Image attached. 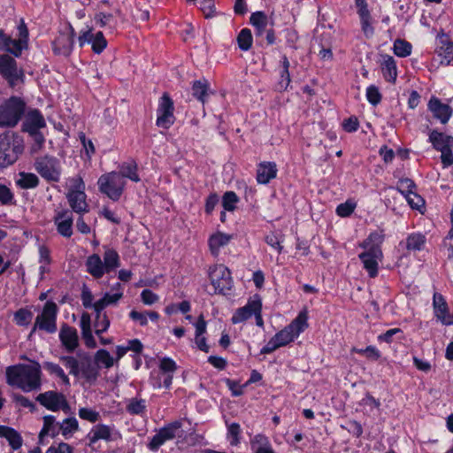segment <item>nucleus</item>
I'll return each mask as SVG.
<instances>
[{
  "label": "nucleus",
  "instance_id": "2eb2a0df",
  "mask_svg": "<svg viewBox=\"0 0 453 453\" xmlns=\"http://www.w3.org/2000/svg\"><path fill=\"white\" fill-rule=\"evenodd\" d=\"M21 125V131L30 133L46 127L45 119L39 109L29 108L26 110Z\"/></svg>",
  "mask_w": 453,
  "mask_h": 453
},
{
  "label": "nucleus",
  "instance_id": "f257e3e1",
  "mask_svg": "<svg viewBox=\"0 0 453 453\" xmlns=\"http://www.w3.org/2000/svg\"><path fill=\"white\" fill-rule=\"evenodd\" d=\"M24 151V140L17 133L0 134V167L14 164Z\"/></svg>",
  "mask_w": 453,
  "mask_h": 453
},
{
  "label": "nucleus",
  "instance_id": "3c124183",
  "mask_svg": "<svg viewBox=\"0 0 453 453\" xmlns=\"http://www.w3.org/2000/svg\"><path fill=\"white\" fill-rule=\"evenodd\" d=\"M394 53L400 58H406L411 54V44L403 40L396 39L394 42Z\"/></svg>",
  "mask_w": 453,
  "mask_h": 453
},
{
  "label": "nucleus",
  "instance_id": "f3484780",
  "mask_svg": "<svg viewBox=\"0 0 453 453\" xmlns=\"http://www.w3.org/2000/svg\"><path fill=\"white\" fill-rule=\"evenodd\" d=\"M78 357L81 359L80 363V373L88 383L95 382L99 376L98 366L93 363L91 356L83 351L77 353Z\"/></svg>",
  "mask_w": 453,
  "mask_h": 453
},
{
  "label": "nucleus",
  "instance_id": "f704fd0d",
  "mask_svg": "<svg viewBox=\"0 0 453 453\" xmlns=\"http://www.w3.org/2000/svg\"><path fill=\"white\" fill-rule=\"evenodd\" d=\"M191 89L193 96L204 104L209 96V81L204 78L194 81Z\"/></svg>",
  "mask_w": 453,
  "mask_h": 453
},
{
  "label": "nucleus",
  "instance_id": "7c9ffc66",
  "mask_svg": "<svg viewBox=\"0 0 453 453\" xmlns=\"http://www.w3.org/2000/svg\"><path fill=\"white\" fill-rule=\"evenodd\" d=\"M250 449L253 453H275L269 438L263 434L250 439Z\"/></svg>",
  "mask_w": 453,
  "mask_h": 453
},
{
  "label": "nucleus",
  "instance_id": "aec40b11",
  "mask_svg": "<svg viewBox=\"0 0 453 453\" xmlns=\"http://www.w3.org/2000/svg\"><path fill=\"white\" fill-rule=\"evenodd\" d=\"M436 52L442 58L441 64L449 65L453 60V42L443 30L437 35Z\"/></svg>",
  "mask_w": 453,
  "mask_h": 453
},
{
  "label": "nucleus",
  "instance_id": "58836bf2",
  "mask_svg": "<svg viewBox=\"0 0 453 453\" xmlns=\"http://www.w3.org/2000/svg\"><path fill=\"white\" fill-rule=\"evenodd\" d=\"M73 37H65L61 35L53 42L54 53L68 57L73 51Z\"/></svg>",
  "mask_w": 453,
  "mask_h": 453
},
{
  "label": "nucleus",
  "instance_id": "49530a36",
  "mask_svg": "<svg viewBox=\"0 0 453 453\" xmlns=\"http://www.w3.org/2000/svg\"><path fill=\"white\" fill-rule=\"evenodd\" d=\"M117 173L121 175L122 180L127 178L134 182H138L141 180L137 173V165L135 162L124 163Z\"/></svg>",
  "mask_w": 453,
  "mask_h": 453
},
{
  "label": "nucleus",
  "instance_id": "b1692460",
  "mask_svg": "<svg viewBox=\"0 0 453 453\" xmlns=\"http://www.w3.org/2000/svg\"><path fill=\"white\" fill-rule=\"evenodd\" d=\"M260 301V297L256 295L255 298L249 300L247 304L243 307L238 308L231 318L233 324H239L249 319L256 310H257V303Z\"/></svg>",
  "mask_w": 453,
  "mask_h": 453
},
{
  "label": "nucleus",
  "instance_id": "6ab92c4d",
  "mask_svg": "<svg viewBox=\"0 0 453 453\" xmlns=\"http://www.w3.org/2000/svg\"><path fill=\"white\" fill-rule=\"evenodd\" d=\"M27 45L18 39H12L6 35L3 29H0V50L12 54L15 58H19L23 50L27 49Z\"/></svg>",
  "mask_w": 453,
  "mask_h": 453
},
{
  "label": "nucleus",
  "instance_id": "8fccbe9b",
  "mask_svg": "<svg viewBox=\"0 0 453 453\" xmlns=\"http://www.w3.org/2000/svg\"><path fill=\"white\" fill-rule=\"evenodd\" d=\"M33 319V312L27 308H20L15 311L13 316L14 322L19 326H27Z\"/></svg>",
  "mask_w": 453,
  "mask_h": 453
},
{
  "label": "nucleus",
  "instance_id": "79ce46f5",
  "mask_svg": "<svg viewBox=\"0 0 453 453\" xmlns=\"http://www.w3.org/2000/svg\"><path fill=\"white\" fill-rule=\"evenodd\" d=\"M426 242V236L421 233H412L406 238V249L408 250H421L424 249Z\"/></svg>",
  "mask_w": 453,
  "mask_h": 453
},
{
  "label": "nucleus",
  "instance_id": "39448f33",
  "mask_svg": "<svg viewBox=\"0 0 453 453\" xmlns=\"http://www.w3.org/2000/svg\"><path fill=\"white\" fill-rule=\"evenodd\" d=\"M231 271L224 265H214L208 269V277L214 293L226 296L234 286Z\"/></svg>",
  "mask_w": 453,
  "mask_h": 453
},
{
  "label": "nucleus",
  "instance_id": "6e6552de",
  "mask_svg": "<svg viewBox=\"0 0 453 453\" xmlns=\"http://www.w3.org/2000/svg\"><path fill=\"white\" fill-rule=\"evenodd\" d=\"M174 104L170 95L165 92L159 98L157 109L156 125L164 129H169L176 119L174 116Z\"/></svg>",
  "mask_w": 453,
  "mask_h": 453
},
{
  "label": "nucleus",
  "instance_id": "412c9836",
  "mask_svg": "<svg viewBox=\"0 0 453 453\" xmlns=\"http://www.w3.org/2000/svg\"><path fill=\"white\" fill-rule=\"evenodd\" d=\"M59 340L69 353H73L79 346V336L76 328L66 323H63L61 326Z\"/></svg>",
  "mask_w": 453,
  "mask_h": 453
},
{
  "label": "nucleus",
  "instance_id": "09e8293b",
  "mask_svg": "<svg viewBox=\"0 0 453 453\" xmlns=\"http://www.w3.org/2000/svg\"><path fill=\"white\" fill-rule=\"evenodd\" d=\"M253 37L250 29L242 28L237 35L238 47L242 51L249 50L252 46Z\"/></svg>",
  "mask_w": 453,
  "mask_h": 453
},
{
  "label": "nucleus",
  "instance_id": "f8f14e48",
  "mask_svg": "<svg viewBox=\"0 0 453 453\" xmlns=\"http://www.w3.org/2000/svg\"><path fill=\"white\" fill-rule=\"evenodd\" d=\"M182 427L181 420H174L161 427L155 435L152 436L148 448L151 451H157L166 441L175 438L176 432Z\"/></svg>",
  "mask_w": 453,
  "mask_h": 453
},
{
  "label": "nucleus",
  "instance_id": "a19ab883",
  "mask_svg": "<svg viewBox=\"0 0 453 453\" xmlns=\"http://www.w3.org/2000/svg\"><path fill=\"white\" fill-rule=\"evenodd\" d=\"M80 429L79 422L74 417L65 418L60 422L61 434L65 439H70Z\"/></svg>",
  "mask_w": 453,
  "mask_h": 453
},
{
  "label": "nucleus",
  "instance_id": "774afa93",
  "mask_svg": "<svg viewBox=\"0 0 453 453\" xmlns=\"http://www.w3.org/2000/svg\"><path fill=\"white\" fill-rule=\"evenodd\" d=\"M74 449L70 444L61 441L58 444H52L45 453H73Z\"/></svg>",
  "mask_w": 453,
  "mask_h": 453
},
{
  "label": "nucleus",
  "instance_id": "423d86ee",
  "mask_svg": "<svg viewBox=\"0 0 453 453\" xmlns=\"http://www.w3.org/2000/svg\"><path fill=\"white\" fill-rule=\"evenodd\" d=\"M0 74L13 88L19 81H23L25 78L22 68L18 67L15 58L9 54L0 55Z\"/></svg>",
  "mask_w": 453,
  "mask_h": 453
},
{
  "label": "nucleus",
  "instance_id": "ddd939ff",
  "mask_svg": "<svg viewBox=\"0 0 453 453\" xmlns=\"http://www.w3.org/2000/svg\"><path fill=\"white\" fill-rule=\"evenodd\" d=\"M417 186L411 179L402 178L398 181L396 189L406 198L412 209L418 210L420 206L424 205L425 201L419 195L414 192Z\"/></svg>",
  "mask_w": 453,
  "mask_h": 453
},
{
  "label": "nucleus",
  "instance_id": "f03ea898",
  "mask_svg": "<svg viewBox=\"0 0 453 453\" xmlns=\"http://www.w3.org/2000/svg\"><path fill=\"white\" fill-rule=\"evenodd\" d=\"M27 110L25 100L12 96L0 104V127H15L23 119Z\"/></svg>",
  "mask_w": 453,
  "mask_h": 453
},
{
  "label": "nucleus",
  "instance_id": "ea45409f",
  "mask_svg": "<svg viewBox=\"0 0 453 453\" xmlns=\"http://www.w3.org/2000/svg\"><path fill=\"white\" fill-rule=\"evenodd\" d=\"M22 366L23 364H19L6 368V382L8 385L19 388V385H22Z\"/></svg>",
  "mask_w": 453,
  "mask_h": 453
},
{
  "label": "nucleus",
  "instance_id": "bb28decb",
  "mask_svg": "<svg viewBox=\"0 0 453 453\" xmlns=\"http://www.w3.org/2000/svg\"><path fill=\"white\" fill-rule=\"evenodd\" d=\"M428 141L432 143L433 148L437 151L453 147V136L439 132L437 129L430 131Z\"/></svg>",
  "mask_w": 453,
  "mask_h": 453
},
{
  "label": "nucleus",
  "instance_id": "680f3d73",
  "mask_svg": "<svg viewBox=\"0 0 453 453\" xmlns=\"http://www.w3.org/2000/svg\"><path fill=\"white\" fill-rule=\"evenodd\" d=\"M366 98H367V101L372 106H376L381 102L382 95L380 92L378 87H376L375 85H370L366 88Z\"/></svg>",
  "mask_w": 453,
  "mask_h": 453
},
{
  "label": "nucleus",
  "instance_id": "de8ad7c7",
  "mask_svg": "<svg viewBox=\"0 0 453 453\" xmlns=\"http://www.w3.org/2000/svg\"><path fill=\"white\" fill-rule=\"evenodd\" d=\"M94 20L100 27H108L110 29H115L117 26V20L112 13L100 12L95 15Z\"/></svg>",
  "mask_w": 453,
  "mask_h": 453
},
{
  "label": "nucleus",
  "instance_id": "c03bdc74",
  "mask_svg": "<svg viewBox=\"0 0 453 453\" xmlns=\"http://www.w3.org/2000/svg\"><path fill=\"white\" fill-rule=\"evenodd\" d=\"M126 411L130 415L143 416L147 411L146 401L142 398L133 397L126 406Z\"/></svg>",
  "mask_w": 453,
  "mask_h": 453
},
{
  "label": "nucleus",
  "instance_id": "338daca9",
  "mask_svg": "<svg viewBox=\"0 0 453 453\" xmlns=\"http://www.w3.org/2000/svg\"><path fill=\"white\" fill-rule=\"evenodd\" d=\"M356 208V203L348 200L345 203H340L336 207V214L340 217L346 218L350 216Z\"/></svg>",
  "mask_w": 453,
  "mask_h": 453
},
{
  "label": "nucleus",
  "instance_id": "6e6d98bb",
  "mask_svg": "<svg viewBox=\"0 0 453 453\" xmlns=\"http://www.w3.org/2000/svg\"><path fill=\"white\" fill-rule=\"evenodd\" d=\"M238 202L239 197L234 191H226L222 196V206L225 211H234Z\"/></svg>",
  "mask_w": 453,
  "mask_h": 453
},
{
  "label": "nucleus",
  "instance_id": "4d7b16f0",
  "mask_svg": "<svg viewBox=\"0 0 453 453\" xmlns=\"http://www.w3.org/2000/svg\"><path fill=\"white\" fill-rule=\"evenodd\" d=\"M275 340L280 343V347H284L295 341V334L286 326L283 329L277 332L274 335Z\"/></svg>",
  "mask_w": 453,
  "mask_h": 453
},
{
  "label": "nucleus",
  "instance_id": "7ed1b4c3",
  "mask_svg": "<svg viewBox=\"0 0 453 453\" xmlns=\"http://www.w3.org/2000/svg\"><path fill=\"white\" fill-rule=\"evenodd\" d=\"M58 313V307L52 300L47 301L42 310V312L37 315L34 326L28 334V339H31L33 334L37 331H43L48 334H55L58 330L57 318Z\"/></svg>",
  "mask_w": 453,
  "mask_h": 453
},
{
  "label": "nucleus",
  "instance_id": "e433bc0d",
  "mask_svg": "<svg viewBox=\"0 0 453 453\" xmlns=\"http://www.w3.org/2000/svg\"><path fill=\"white\" fill-rule=\"evenodd\" d=\"M288 328L295 334L297 338L301 333L308 328V311L306 309L301 311L296 319L287 326Z\"/></svg>",
  "mask_w": 453,
  "mask_h": 453
},
{
  "label": "nucleus",
  "instance_id": "4be33fe9",
  "mask_svg": "<svg viewBox=\"0 0 453 453\" xmlns=\"http://www.w3.org/2000/svg\"><path fill=\"white\" fill-rule=\"evenodd\" d=\"M357 14L360 19L361 28L366 37L373 35L374 28L372 26V16L368 9L366 0H355Z\"/></svg>",
  "mask_w": 453,
  "mask_h": 453
},
{
  "label": "nucleus",
  "instance_id": "13d9d810",
  "mask_svg": "<svg viewBox=\"0 0 453 453\" xmlns=\"http://www.w3.org/2000/svg\"><path fill=\"white\" fill-rule=\"evenodd\" d=\"M0 204L14 205L16 201L13 192L4 184L0 183Z\"/></svg>",
  "mask_w": 453,
  "mask_h": 453
},
{
  "label": "nucleus",
  "instance_id": "393cba45",
  "mask_svg": "<svg viewBox=\"0 0 453 453\" xmlns=\"http://www.w3.org/2000/svg\"><path fill=\"white\" fill-rule=\"evenodd\" d=\"M277 165L274 162H261L257 169V181L259 184H268L277 176Z\"/></svg>",
  "mask_w": 453,
  "mask_h": 453
},
{
  "label": "nucleus",
  "instance_id": "473e14b6",
  "mask_svg": "<svg viewBox=\"0 0 453 453\" xmlns=\"http://www.w3.org/2000/svg\"><path fill=\"white\" fill-rule=\"evenodd\" d=\"M87 271L94 278L100 279L106 273L104 262L97 254L89 256L86 261Z\"/></svg>",
  "mask_w": 453,
  "mask_h": 453
},
{
  "label": "nucleus",
  "instance_id": "052dcab7",
  "mask_svg": "<svg viewBox=\"0 0 453 453\" xmlns=\"http://www.w3.org/2000/svg\"><path fill=\"white\" fill-rule=\"evenodd\" d=\"M60 361L63 362L66 368L70 369V373L77 377L80 374V363L73 356H62Z\"/></svg>",
  "mask_w": 453,
  "mask_h": 453
},
{
  "label": "nucleus",
  "instance_id": "e2e57ef3",
  "mask_svg": "<svg viewBox=\"0 0 453 453\" xmlns=\"http://www.w3.org/2000/svg\"><path fill=\"white\" fill-rule=\"evenodd\" d=\"M178 366L176 362L171 357H165L161 358L159 363V371L165 374H173L177 370Z\"/></svg>",
  "mask_w": 453,
  "mask_h": 453
},
{
  "label": "nucleus",
  "instance_id": "69168bd1",
  "mask_svg": "<svg viewBox=\"0 0 453 453\" xmlns=\"http://www.w3.org/2000/svg\"><path fill=\"white\" fill-rule=\"evenodd\" d=\"M111 325V321L106 314V312H104L103 317L100 319H95L94 326H95V333L96 335H100L103 333L106 332Z\"/></svg>",
  "mask_w": 453,
  "mask_h": 453
},
{
  "label": "nucleus",
  "instance_id": "864d4df0",
  "mask_svg": "<svg viewBox=\"0 0 453 453\" xmlns=\"http://www.w3.org/2000/svg\"><path fill=\"white\" fill-rule=\"evenodd\" d=\"M280 79L275 83L273 89L276 92H284L288 89L291 83V76L289 71L280 70Z\"/></svg>",
  "mask_w": 453,
  "mask_h": 453
},
{
  "label": "nucleus",
  "instance_id": "a211bd4d",
  "mask_svg": "<svg viewBox=\"0 0 453 453\" xmlns=\"http://www.w3.org/2000/svg\"><path fill=\"white\" fill-rule=\"evenodd\" d=\"M382 257L381 250H367L358 255L369 277L375 278L378 275V260H380Z\"/></svg>",
  "mask_w": 453,
  "mask_h": 453
},
{
  "label": "nucleus",
  "instance_id": "c85d7f7f",
  "mask_svg": "<svg viewBox=\"0 0 453 453\" xmlns=\"http://www.w3.org/2000/svg\"><path fill=\"white\" fill-rule=\"evenodd\" d=\"M383 61L380 64L381 73L384 79L391 83H395L397 78V68L395 60L392 56L382 55Z\"/></svg>",
  "mask_w": 453,
  "mask_h": 453
},
{
  "label": "nucleus",
  "instance_id": "c756f323",
  "mask_svg": "<svg viewBox=\"0 0 453 453\" xmlns=\"http://www.w3.org/2000/svg\"><path fill=\"white\" fill-rule=\"evenodd\" d=\"M0 437L5 438L13 450H18L22 446L23 439L20 434L11 426L0 425Z\"/></svg>",
  "mask_w": 453,
  "mask_h": 453
},
{
  "label": "nucleus",
  "instance_id": "a18cd8bd",
  "mask_svg": "<svg viewBox=\"0 0 453 453\" xmlns=\"http://www.w3.org/2000/svg\"><path fill=\"white\" fill-rule=\"evenodd\" d=\"M20 178L16 181L18 187L23 189L35 188L39 185V178L31 173H20Z\"/></svg>",
  "mask_w": 453,
  "mask_h": 453
},
{
  "label": "nucleus",
  "instance_id": "5fc2aeb1",
  "mask_svg": "<svg viewBox=\"0 0 453 453\" xmlns=\"http://www.w3.org/2000/svg\"><path fill=\"white\" fill-rule=\"evenodd\" d=\"M27 134L33 139V143L30 147V153L35 154L39 152L45 143L44 134L41 132V130L33 131Z\"/></svg>",
  "mask_w": 453,
  "mask_h": 453
},
{
  "label": "nucleus",
  "instance_id": "72a5a7b5",
  "mask_svg": "<svg viewBox=\"0 0 453 453\" xmlns=\"http://www.w3.org/2000/svg\"><path fill=\"white\" fill-rule=\"evenodd\" d=\"M385 240V234L383 229H379L371 232L367 238L359 244V246L365 250H381V244Z\"/></svg>",
  "mask_w": 453,
  "mask_h": 453
},
{
  "label": "nucleus",
  "instance_id": "4468645a",
  "mask_svg": "<svg viewBox=\"0 0 453 453\" xmlns=\"http://www.w3.org/2000/svg\"><path fill=\"white\" fill-rule=\"evenodd\" d=\"M434 315L444 326H453V313L449 312L445 297L438 292L433 296Z\"/></svg>",
  "mask_w": 453,
  "mask_h": 453
},
{
  "label": "nucleus",
  "instance_id": "a878e982",
  "mask_svg": "<svg viewBox=\"0 0 453 453\" xmlns=\"http://www.w3.org/2000/svg\"><path fill=\"white\" fill-rule=\"evenodd\" d=\"M80 326L81 329V335L87 348L95 349L96 347V342L92 334L91 317L89 313L84 311L81 314Z\"/></svg>",
  "mask_w": 453,
  "mask_h": 453
},
{
  "label": "nucleus",
  "instance_id": "dca6fc26",
  "mask_svg": "<svg viewBox=\"0 0 453 453\" xmlns=\"http://www.w3.org/2000/svg\"><path fill=\"white\" fill-rule=\"evenodd\" d=\"M427 110L442 125L447 124L453 114V108L449 104L442 103L440 98L434 96L429 99Z\"/></svg>",
  "mask_w": 453,
  "mask_h": 453
},
{
  "label": "nucleus",
  "instance_id": "cd10ccee",
  "mask_svg": "<svg viewBox=\"0 0 453 453\" xmlns=\"http://www.w3.org/2000/svg\"><path fill=\"white\" fill-rule=\"evenodd\" d=\"M87 438L88 439V446L91 447L94 443L99 440H104L111 441V429L109 426L104 424H97L92 427L90 432L88 434Z\"/></svg>",
  "mask_w": 453,
  "mask_h": 453
},
{
  "label": "nucleus",
  "instance_id": "37998d69",
  "mask_svg": "<svg viewBox=\"0 0 453 453\" xmlns=\"http://www.w3.org/2000/svg\"><path fill=\"white\" fill-rule=\"evenodd\" d=\"M104 265L106 273L115 270L120 265L119 256L113 249H107L104 254Z\"/></svg>",
  "mask_w": 453,
  "mask_h": 453
},
{
  "label": "nucleus",
  "instance_id": "0e129e2a",
  "mask_svg": "<svg viewBox=\"0 0 453 453\" xmlns=\"http://www.w3.org/2000/svg\"><path fill=\"white\" fill-rule=\"evenodd\" d=\"M250 23L254 27H267L268 16L262 11L252 12L250 17Z\"/></svg>",
  "mask_w": 453,
  "mask_h": 453
},
{
  "label": "nucleus",
  "instance_id": "1a4fd4ad",
  "mask_svg": "<svg viewBox=\"0 0 453 453\" xmlns=\"http://www.w3.org/2000/svg\"><path fill=\"white\" fill-rule=\"evenodd\" d=\"M36 172L46 180L58 182L60 178L58 160L53 156L37 157L35 161Z\"/></svg>",
  "mask_w": 453,
  "mask_h": 453
},
{
  "label": "nucleus",
  "instance_id": "c9c22d12",
  "mask_svg": "<svg viewBox=\"0 0 453 453\" xmlns=\"http://www.w3.org/2000/svg\"><path fill=\"white\" fill-rule=\"evenodd\" d=\"M42 420L43 426L41 429L42 436L56 438L61 434L60 422H58L53 415H46L42 418Z\"/></svg>",
  "mask_w": 453,
  "mask_h": 453
},
{
  "label": "nucleus",
  "instance_id": "9d476101",
  "mask_svg": "<svg viewBox=\"0 0 453 453\" xmlns=\"http://www.w3.org/2000/svg\"><path fill=\"white\" fill-rule=\"evenodd\" d=\"M22 385L19 388L24 392L39 390L42 386V370L38 362L33 361L32 365L23 364Z\"/></svg>",
  "mask_w": 453,
  "mask_h": 453
},
{
  "label": "nucleus",
  "instance_id": "4c0bfd02",
  "mask_svg": "<svg viewBox=\"0 0 453 453\" xmlns=\"http://www.w3.org/2000/svg\"><path fill=\"white\" fill-rule=\"evenodd\" d=\"M173 379V374H165L158 370L150 372L149 381L154 388H161L164 387L169 389L172 386Z\"/></svg>",
  "mask_w": 453,
  "mask_h": 453
},
{
  "label": "nucleus",
  "instance_id": "2f4dec72",
  "mask_svg": "<svg viewBox=\"0 0 453 453\" xmlns=\"http://www.w3.org/2000/svg\"><path fill=\"white\" fill-rule=\"evenodd\" d=\"M231 234H227L222 232H217L211 234L208 240V245L211 253L213 256H218L221 247H224L229 243L232 239Z\"/></svg>",
  "mask_w": 453,
  "mask_h": 453
},
{
  "label": "nucleus",
  "instance_id": "603ef678",
  "mask_svg": "<svg viewBox=\"0 0 453 453\" xmlns=\"http://www.w3.org/2000/svg\"><path fill=\"white\" fill-rule=\"evenodd\" d=\"M95 363L97 366L102 364L105 368L109 369L113 366L114 359L108 350L100 349L95 354Z\"/></svg>",
  "mask_w": 453,
  "mask_h": 453
},
{
  "label": "nucleus",
  "instance_id": "bf43d9fd",
  "mask_svg": "<svg viewBox=\"0 0 453 453\" xmlns=\"http://www.w3.org/2000/svg\"><path fill=\"white\" fill-rule=\"evenodd\" d=\"M92 50L96 54H100L104 51V50L107 47V41L103 34V32H97L92 42H91Z\"/></svg>",
  "mask_w": 453,
  "mask_h": 453
},
{
  "label": "nucleus",
  "instance_id": "9b49d317",
  "mask_svg": "<svg viewBox=\"0 0 453 453\" xmlns=\"http://www.w3.org/2000/svg\"><path fill=\"white\" fill-rule=\"evenodd\" d=\"M35 400L47 410L51 411H58L63 410L66 412L70 406L63 393L49 390L44 393L39 394Z\"/></svg>",
  "mask_w": 453,
  "mask_h": 453
},
{
  "label": "nucleus",
  "instance_id": "0eeeda50",
  "mask_svg": "<svg viewBox=\"0 0 453 453\" xmlns=\"http://www.w3.org/2000/svg\"><path fill=\"white\" fill-rule=\"evenodd\" d=\"M85 184L81 177L75 179L73 184L66 194L69 205L74 212L84 213L88 211V204L86 202Z\"/></svg>",
  "mask_w": 453,
  "mask_h": 453
},
{
  "label": "nucleus",
  "instance_id": "5701e85b",
  "mask_svg": "<svg viewBox=\"0 0 453 453\" xmlns=\"http://www.w3.org/2000/svg\"><path fill=\"white\" fill-rule=\"evenodd\" d=\"M73 216L70 211L62 210L54 217V223L59 234L69 238L73 234Z\"/></svg>",
  "mask_w": 453,
  "mask_h": 453
},
{
  "label": "nucleus",
  "instance_id": "20e7f679",
  "mask_svg": "<svg viewBox=\"0 0 453 453\" xmlns=\"http://www.w3.org/2000/svg\"><path fill=\"white\" fill-rule=\"evenodd\" d=\"M100 193L105 195L113 202H118L123 195L126 181L117 172H111L101 175L97 180Z\"/></svg>",
  "mask_w": 453,
  "mask_h": 453
}]
</instances>
